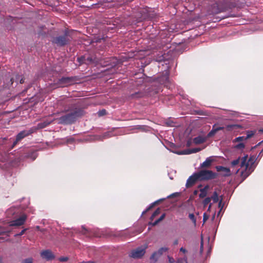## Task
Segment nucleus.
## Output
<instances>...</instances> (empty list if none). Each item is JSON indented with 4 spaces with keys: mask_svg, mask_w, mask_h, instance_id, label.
I'll list each match as a JSON object with an SVG mask.
<instances>
[{
    "mask_svg": "<svg viewBox=\"0 0 263 263\" xmlns=\"http://www.w3.org/2000/svg\"><path fill=\"white\" fill-rule=\"evenodd\" d=\"M213 202L216 203L218 201V195L216 192H214L212 196L211 197Z\"/></svg>",
    "mask_w": 263,
    "mask_h": 263,
    "instance_id": "22",
    "label": "nucleus"
},
{
    "mask_svg": "<svg viewBox=\"0 0 263 263\" xmlns=\"http://www.w3.org/2000/svg\"><path fill=\"white\" fill-rule=\"evenodd\" d=\"M262 152H263V148H262V150L260 152V154H259V155L261 153H262Z\"/></svg>",
    "mask_w": 263,
    "mask_h": 263,
    "instance_id": "49",
    "label": "nucleus"
},
{
    "mask_svg": "<svg viewBox=\"0 0 263 263\" xmlns=\"http://www.w3.org/2000/svg\"><path fill=\"white\" fill-rule=\"evenodd\" d=\"M110 63L109 64H106L105 65H104L103 66H118V65L121 64V60L120 59H117L116 58H111L110 59Z\"/></svg>",
    "mask_w": 263,
    "mask_h": 263,
    "instance_id": "16",
    "label": "nucleus"
},
{
    "mask_svg": "<svg viewBox=\"0 0 263 263\" xmlns=\"http://www.w3.org/2000/svg\"><path fill=\"white\" fill-rule=\"evenodd\" d=\"M172 53V51L170 50L168 51L167 53Z\"/></svg>",
    "mask_w": 263,
    "mask_h": 263,
    "instance_id": "48",
    "label": "nucleus"
},
{
    "mask_svg": "<svg viewBox=\"0 0 263 263\" xmlns=\"http://www.w3.org/2000/svg\"><path fill=\"white\" fill-rule=\"evenodd\" d=\"M199 180L197 175L196 173L193 174L187 180L185 186L186 187H190L193 186L195 182Z\"/></svg>",
    "mask_w": 263,
    "mask_h": 263,
    "instance_id": "10",
    "label": "nucleus"
},
{
    "mask_svg": "<svg viewBox=\"0 0 263 263\" xmlns=\"http://www.w3.org/2000/svg\"><path fill=\"white\" fill-rule=\"evenodd\" d=\"M159 257H160V256H157V255H155V258H156V260H155V259H152V258H151V257H150V259H151V260L152 261H153V262H156V261L157 260V259H158V258H159Z\"/></svg>",
    "mask_w": 263,
    "mask_h": 263,
    "instance_id": "39",
    "label": "nucleus"
},
{
    "mask_svg": "<svg viewBox=\"0 0 263 263\" xmlns=\"http://www.w3.org/2000/svg\"><path fill=\"white\" fill-rule=\"evenodd\" d=\"M194 193H195V194H196V193H197V191H195L194 192Z\"/></svg>",
    "mask_w": 263,
    "mask_h": 263,
    "instance_id": "51",
    "label": "nucleus"
},
{
    "mask_svg": "<svg viewBox=\"0 0 263 263\" xmlns=\"http://www.w3.org/2000/svg\"><path fill=\"white\" fill-rule=\"evenodd\" d=\"M256 158L255 156H250L249 158L247 155L242 157H238L231 162L230 168L222 166H217L216 170L221 172L223 176H229L232 173L237 174L240 172V176L242 179H245L253 172L256 167L255 164Z\"/></svg>",
    "mask_w": 263,
    "mask_h": 263,
    "instance_id": "1",
    "label": "nucleus"
},
{
    "mask_svg": "<svg viewBox=\"0 0 263 263\" xmlns=\"http://www.w3.org/2000/svg\"><path fill=\"white\" fill-rule=\"evenodd\" d=\"M49 124H50L49 122L41 123V124H39V126L40 127H41V128H43V127H45L46 126H47V125H48Z\"/></svg>",
    "mask_w": 263,
    "mask_h": 263,
    "instance_id": "32",
    "label": "nucleus"
},
{
    "mask_svg": "<svg viewBox=\"0 0 263 263\" xmlns=\"http://www.w3.org/2000/svg\"><path fill=\"white\" fill-rule=\"evenodd\" d=\"M201 150L200 148H192L190 149L185 150L180 153L179 154H183V155H189L193 153H197Z\"/></svg>",
    "mask_w": 263,
    "mask_h": 263,
    "instance_id": "17",
    "label": "nucleus"
},
{
    "mask_svg": "<svg viewBox=\"0 0 263 263\" xmlns=\"http://www.w3.org/2000/svg\"><path fill=\"white\" fill-rule=\"evenodd\" d=\"M208 189V186H205L203 189H200V194L199 195V196L200 198H204L206 196L207 194V190Z\"/></svg>",
    "mask_w": 263,
    "mask_h": 263,
    "instance_id": "21",
    "label": "nucleus"
},
{
    "mask_svg": "<svg viewBox=\"0 0 263 263\" xmlns=\"http://www.w3.org/2000/svg\"><path fill=\"white\" fill-rule=\"evenodd\" d=\"M211 208V204H210L209 206V208H208V210H209Z\"/></svg>",
    "mask_w": 263,
    "mask_h": 263,
    "instance_id": "46",
    "label": "nucleus"
},
{
    "mask_svg": "<svg viewBox=\"0 0 263 263\" xmlns=\"http://www.w3.org/2000/svg\"><path fill=\"white\" fill-rule=\"evenodd\" d=\"M143 51L145 52V55H149V54L152 53L153 52H155L154 49L153 50V52H151L149 49L145 50Z\"/></svg>",
    "mask_w": 263,
    "mask_h": 263,
    "instance_id": "33",
    "label": "nucleus"
},
{
    "mask_svg": "<svg viewBox=\"0 0 263 263\" xmlns=\"http://www.w3.org/2000/svg\"><path fill=\"white\" fill-rule=\"evenodd\" d=\"M180 251L181 252H182L183 253H185L186 252V250L184 248H183V247H181L180 249Z\"/></svg>",
    "mask_w": 263,
    "mask_h": 263,
    "instance_id": "41",
    "label": "nucleus"
},
{
    "mask_svg": "<svg viewBox=\"0 0 263 263\" xmlns=\"http://www.w3.org/2000/svg\"><path fill=\"white\" fill-rule=\"evenodd\" d=\"M41 255L43 258H45L48 260L54 258V255L52 253L48 250L43 251Z\"/></svg>",
    "mask_w": 263,
    "mask_h": 263,
    "instance_id": "12",
    "label": "nucleus"
},
{
    "mask_svg": "<svg viewBox=\"0 0 263 263\" xmlns=\"http://www.w3.org/2000/svg\"><path fill=\"white\" fill-rule=\"evenodd\" d=\"M168 250V248L166 247H162L159 249L158 251L154 252L151 255V258L152 259H155V255H157L158 256H160L164 252L167 251Z\"/></svg>",
    "mask_w": 263,
    "mask_h": 263,
    "instance_id": "15",
    "label": "nucleus"
},
{
    "mask_svg": "<svg viewBox=\"0 0 263 263\" xmlns=\"http://www.w3.org/2000/svg\"><path fill=\"white\" fill-rule=\"evenodd\" d=\"M26 230V229H23L19 234H17L15 235V236H22V235H23L24 234Z\"/></svg>",
    "mask_w": 263,
    "mask_h": 263,
    "instance_id": "35",
    "label": "nucleus"
},
{
    "mask_svg": "<svg viewBox=\"0 0 263 263\" xmlns=\"http://www.w3.org/2000/svg\"><path fill=\"white\" fill-rule=\"evenodd\" d=\"M74 81L73 77H65L62 78L60 80L61 84H64L66 86L71 85Z\"/></svg>",
    "mask_w": 263,
    "mask_h": 263,
    "instance_id": "13",
    "label": "nucleus"
},
{
    "mask_svg": "<svg viewBox=\"0 0 263 263\" xmlns=\"http://www.w3.org/2000/svg\"><path fill=\"white\" fill-rule=\"evenodd\" d=\"M167 55H166L165 53L163 54L162 55V58L160 60H158V61L159 62L164 61V62L166 61H168V63H165L164 64H162L161 66H163L164 64L165 65H174V61L173 60L172 58H167Z\"/></svg>",
    "mask_w": 263,
    "mask_h": 263,
    "instance_id": "11",
    "label": "nucleus"
},
{
    "mask_svg": "<svg viewBox=\"0 0 263 263\" xmlns=\"http://www.w3.org/2000/svg\"><path fill=\"white\" fill-rule=\"evenodd\" d=\"M165 214H163L158 219L155 220L154 222H150L148 223V225L152 226H155L157 225L159 222L162 221L165 217Z\"/></svg>",
    "mask_w": 263,
    "mask_h": 263,
    "instance_id": "20",
    "label": "nucleus"
},
{
    "mask_svg": "<svg viewBox=\"0 0 263 263\" xmlns=\"http://www.w3.org/2000/svg\"><path fill=\"white\" fill-rule=\"evenodd\" d=\"M237 126L236 125H228L226 126V128L228 130H230L231 129L233 128V127Z\"/></svg>",
    "mask_w": 263,
    "mask_h": 263,
    "instance_id": "34",
    "label": "nucleus"
},
{
    "mask_svg": "<svg viewBox=\"0 0 263 263\" xmlns=\"http://www.w3.org/2000/svg\"><path fill=\"white\" fill-rule=\"evenodd\" d=\"M259 132H261V133H263V128L262 129H260L259 130Z\"/></svg>",
    "mask_w": 263,
    "mask_h": 263,
    "instance_id": "47",
    "label": "nucleus"
},
{
    "mask_svg": "<svg viewBox=\"0 0 263 263\" xmlns=\"http://www.w3.org/2000/svg\"><path fill=\"white\" fill-rule=\"evenodd\" d=\"M0 263H3L2 261V259L1 258H0Z\"/></svg>",
    "mask_w": 263,
    "mask_h": 263,
    "instance_id": "50",
    "label": "nucleus"
},
{
    "mask_svg": "<svg viewBox=\"0 0 263 263\" xmlns=\"http://www.w3.org/2000/svg\"><path fill=\"white\" fill-rule=\"evenodd\" d=\"M59 259L61 261H66L68 260V258L66 257H61Z\"/></svg>",
    "mask_w": 263,
    "mask_h": 263,
    "instance_id": "40",
    "label": "nucleus"
},
{
    "mask_svg": "<svg viewBox=\"0 0 263 263\" xmlns=\"http://www.w3.org/2000/svg\"><path fill=\"white\" fill-rule=\"evenodd\" d=\"M254 135V132L252 131V130L248 131L247 132V136L246 137H245V139L247 140V139H249L251 137H252Z\"/></svg>",
    "mask_w": 263,
    "mask_h": 263,
    "instance_id": "25",
    "label": "nucleus"
},
{
    "mask_svg": "<svg viewBox=\"0 0 263 263\" xmlns=\"http://www.w3.org/2000/svg\"><path fill=\"white\" fill-rule=\"evenodd\" d=\"M211 201V198L210 197H207L205 198V199L203 201V204L204 206H206L208 205Z\"/></svg>",
    "mask_w": 263,
    "mask_h": 263,
    "instance_id": "27",
    "label": "nucleus"
},
{
    "mask_svg": "<svg viewBox=\"0 0 263 263\" xmlns=\"http://www.w3.org/2000/svg\"><path fill=\"white\" fill-rule=\"evenodd\" d=\"M213 159L211 157H208L201 164V167H208L211 165Z\"/></svg>",
    "mask_w": 263,
    "mask_h": 263,
    "instance_id": "19",
    "label": "nucleus"
},
{
    "mask_svg": "<svg viewBox=\"0 0 263 263\" xmlns=\"http://www.w3.org/2000/svg\"><path fill=\"white\" fill-rule=\"evenodd\" d=\"M244 140H246L244 136L238 137L236 138L234 140L233 142H240V141H243Z\"/></svg>",
    "mask_w": 263,
    "mask_h": 263,
    "instance_id": "29",
    "label": "nucleus"
},
{
    "mask_svg": "<svg viewBox=\"0 0 263 263\" xmlns=\"http://www.w3.org/2000/svg\"><path fill=\"white\" fill-rule=\"evenodd\" d=\"M237 149H243L245 147V144L243 143H240L235 146Z\"/></svg>",
    "mask_w": 263,
    "mask_h": 263,
    "instance_id": "30",
    "label": "nucleus"
},
{
    "mask_svg": "<svg viewBox=\"0 0 263 263\" xmlns=\"http://www.w3.org/2000/svg\"><path fill=\"white\" fill-rule=\"evenodd\" d=\"M26 219V216L25 215H22L18 218L10 221L9 222L10 226H20L23 225Z\"/></svg>",
    "mask_w": 263,
    "mask_h": 263,
    "instance_id": "8",
    "label": "nucleus"
},
{
    "mask_svg": "<svg viewBox=\"0 0 263 263\" xmlns=\"http://www.w3.org/2000/svg\"><path fill=\"white\" fill-rule=\"evenodd\" d=\"M34 130L33 129H30L29 130H23L19 133L16 136V140L14 142L13 144L15 145L16 143L20 141L21 139L25 137L26 136L29 135V134L32 133Z\"/></svg>",
    "mask_w": 263,
    "mask_h": 263,
    "instance_id": "9",
    "label": "nucleus"
},
{
    "mask_svg": "<svg viewBox=\"0 0 263 263\" xmlns=\"http://www.w3.org/2000/svg\"><path fill=\"white\" fill-rule=\"evenodd\" d=\"M77 117L76 111L67 114L59 118V122L62 124H71L75 121Z\"/></svg>",
    "mask_w": 263,
    "mask_h": 263,
    "instance_id": "4",
    "label": "nucleus"
},
{
    "mask_svg": "<svg viewBox=\"0 0 263 263\" xmlns=\"http://www.w3.org/2000/svg\"><path fill=\"white\" fill-rule=\"evenodd\" d=\"M15 79L16 81H19L21 84H23L24 82V79L23 77H22V76H20L18 75L16 77Z\"/></svg>",
    "mask_w": 263,
    "mask_h": 263,
    "instance_id": "28",
    "label": "nucleus"
},
{
    "mask_svg": "<svg viewBox=\"0 0 263 263\" xmlns=\"http://www.w3.org/2000/svg\"><path fill=\"white\" fill-rule=\"evenodd\" d=\"M109 134H109V133H106V134H105L104 135L103 137L105 138H106V137H108Z\"/></svg>",
    "mask_w": 263,
    "mask_h": 263,
    "instance_id": "43",
    "label": "nucleus"
},
{
    "mask_svg": "<svg viewBox=\"0 0 263 263\" xmlns=\"http://www.w3.org/2000/svg\"><path fill=\"white\" fill-rule=\"evenodd\" d=\"M160 213V210L159 208H158L152 215L150 219L152 221L154 218L157 215H158Z\"/></svg>",
    "mask_w": 263,
    "mask_h": 263,
    "instance_id": "23",
    "label": "nucleus"
},
{
    "mask_svg": "<svg viewBox=\"0 0 263 263\" xmlns=\"http://www.w3.org/2000/svg\"><path fill=\"white\" fill-rule=\"evenodd\" d=\"M178 240H175L174 241V245H178Z\"/></svg>",
    "mask_w": 263,
    "mask_h": 263,
    "instance_id": "44",
    "label": "nucleus"
},
{
    "mask_svg": "<svg viewBox=\"0 0 263 263\" xmlns=\"http://www.w3.org/2000/svg\"><path fill=\"white\" fill-rule=\"evenodd\" d=\"M168 68L167 67V69L164 70L162 76L158 79V81L161 84L166 85L169 82V70Z\"/></svg>",
    "mask_w": 263,
    "mask_h": 263,
    "instance_id": "7",
    "label": "nucleus"
},
{
    "mask_svg": "<svg viewBox=\"0 0 263 263\" xmlns=\"http://www.w3.org/2000/svg\"><path fill=\"white\" fill-rule=\"evenodd\" d=\"M208 219V216L205 213H204L203 216V222H205Z\"/></svg>",
    "mask_w": 263,
    "mask_h": 263,
    "instance_id": "37",
    "label": "nucleus"
},
{
    "mask_svg": "<svg viewBox=\"0 0 263 263\" xmlns=\"http://www.w3.org/2000/svg\"><path fill=\"white\" fill-rule=\"evenodd\" d=\"M189 217L190 219L194 223V224L195 225H196V218L195 217V216H194V214H193V213L190 214L189 215Z\"/></svg>",
    "mask_w": 263,
    "mask_h": 263,
    "instance_id": "26",
    "label": "nucleus"
},
{
    "mask_svg": "<svg viewBox=\"0 0 263 263\" xmlns=\"http://www.w3.org/2000/svg\"><path fill=\"white\" fill-rule=\"evenodd\" d=\"M163 199H160V200H162ZM160 201L159 200H158V201H155V202L152 203L145 211H144L142 213V215H143L144 214H145V213H146L149 210H150L154 205L155 203H158L159 201Z\"/></svg>",
    "mask_w": 263,
    "mask_h": 263,
    "instance_id": "24",
    "label": "nucleus"
},
{
    "mask_svg": "<svg viewBox=\"0 0 263 263\" xmlns=\"http://www.w3.org/2000/svg\"><path fill=\"white\" fill-rule=\"evenodd\" d=\"M68 30H66L63 35H59L53 38L52 43L58 46H64L69 43L71 40Z\"/></svg>",
    "mask_w": 263,
    "mask_h": 263,
    "instance_id": "2",
    "label": "nucleus"
},
{
    "mask_svg": "<svg viewBox=\"0 0 263 263\" xmlns=\"http://www.w3.org/2000/svg\"><path fill=\"white\" fill-rule=\"evenodd\" d=\"M80 64H101L99 63V59L96 54H86L78 58Z\"/></svg>",
    "mask_w": 263,
    "mask_h": 263,
    "instance_id": "3",
    "label": "nucleus"
},
{
    "mask_svg": "<svg viewBox=\"0 0 263 263\" xmlns=\"http://www.w3.org/2000/svg\"><path fill=\"white\" fill-rule=\"evenodd\" d=\"M221 203H222V199H221L219 202V206H220L221 205Z\"/></svg>",
    "mask_w": 263,
    "mask_h": 263,
    "instance_id": "45",
    "label": "nucleus"
},
{
    "mask_svg": "<svg viewBox=\"0 0 263 263\" xmlns=\"http://www.w3.org/2000/svg\"><path fill=\"white\" fill-rule=\"evenodd\" d=\"M22 263H32V259L31 258H28L24 259Z\"/></svg>",
    "mask_w": 263,
    "mask_h": 263,
    "instance_id": "31",
    "label": "nucleus"
},
{
    "mask_svg": "<svg viewBox=\"0 0 263 263\" xmlns=\"http://www.w3.org/2000/svg\"><path fill=\"white\" fill-rule=\"evenodd\" d=\"M206 139L205 137L199 136L193 139V142L196 144H199L204 142L206 141Z\"/></svg>",
    "mask_w": 263,
    "mask_h": 263,
    "instance_id": "18",
    "label": "nucleus"
},
{
    "mask_svg": "<svg viewBox=\"0 0 263 263\" xmlns=\"http://www.w3.org/2000/svg\"><path fill=\"white\" fill-rule=\"evenodd\" d=\"M146 247H138L132 250L129 256L133 258H140L145 253Z\"/></svg>",
    "mask_w": 263,
    "mask_h": 263,
    "instance_id": "6",
    "label": "nucleus"
},
{
    "mask_svg": "<svg viewBox=\"0 0 263 263\" xmlns=\"http://www.w3.org/2000/svg\"><path fill=\"white\" fill-rule=\"evenodd\" d=\"M168 260H169V262L170 263H173L174 262V259L173 258H171L170 257H168Z\"/></svg>",
    "mask_w": 263,
    "mask_h": 263,
    "instance_id": "42",
    "label": "nucleus"
},
{
    "mask_svg": "<svg viewBox=\"0 0 263 263\" xmlns=\"http://www.w3.org/2000/svg\"><path fill=\"white\" fill-rule=\"evenodd\" d=\"M223 128H224V127L222 126L217 127L216 126V124L213 125L212 129L208 134V137H210L214 136L216 133V132H217L218 131H219L220 130H222Z\"/></svg>",
    "mask_w": 263,
    "mask_h": 263,
    "instance_id": "14",
    "label": "nucleus"
},
{
    "mask_svg": "<svg viewBox=\"0 0 263 263\" xmlns=\"http://www.w3.org/2000/svg\"><path fill=\"white\" fill-rule=\"evenodd\" d=\"M199 180H206L214 178L216 174L212 171L202 170L196 173Z\"/></svg>",
    "mask_w": 263,
    "mask_h": 263,
    "instance_id": "5",
    "label": "nucleus"
},
{
    "mask_svg": "<svg viewBox=\"0 0 263 263\" xmlns=\"http://www.w3.org/2000/svg\"><path fill=\"white\" fill-rule=\"evenodd\" d=\"M98 114L100 116L104 115L106 114V110L104 109L102 110L101 111H99Z\"/></svg>",
    "mask_w": 263,
    "mask_h": 263,
    "instance_id": "36",
    "label": "nucleus"
},
{
    "mask_svg": "<svg viewBox=\"0 0 263 263\" xmlns=\"http://www.w3.org/2000/svg\"><path fill=\"white\" fill-rule=\"evenodd\" d=\"M203 251V241L202 240L201 242V244H200V252L201 253H202Z\"/></svg>",
    "mask_w": 263,
    "mask_h": 263,
    "instance_id": "38",
    "label": "nucleus"
}]
</instances>
